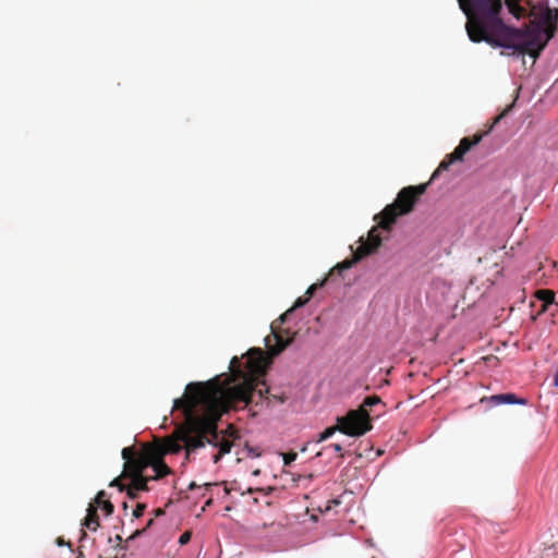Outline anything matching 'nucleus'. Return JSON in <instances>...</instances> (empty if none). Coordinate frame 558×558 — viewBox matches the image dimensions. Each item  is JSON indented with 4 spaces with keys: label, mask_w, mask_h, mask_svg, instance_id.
I'll return each instance as SVG.
<instances>
[{
    "label": "nucleus",
    "mask_w": 558,
    "mask_h": 558,
    "mask_svg": "<svg viewBox=\"0 0 558 558\" xmlns=\"http://www.w3.org/2000/svg\"><path fill=\"white\" fill-rule=\"evenodd\" d=\"M468 17L465 31L472 43L485 41L493 47L510 50V56L523 57L527 49L543 50L545 34L539 25L517 27L507 25L493 8L492 0H457Z\"/></svg>",
    "instance_id": "1"
},
{
    "label": "nucleus",
    "mask_w": 558,
    "mask_h": 558,
    "mask_svg": "<svg viewBox=\"0 0 558 558\" xmlns=\"http://www.w3.org/2000/svg\"><path fill=\"white\" fill-rule=\"evenodd\" d=\"M191 395L187 400H173V410H180L191 421L210 427L227 412L225 393L220 388L209 386V381H194L186 385Z\"/></svg>",
    "instance_id": "2"
},
{
    "label": "nucleus",
    "mask_w": 558,
    "mask_h": 558,
    "mask_svg": "<svg viewBox=\"0 0 558 558\" xmlns=\"http://www.w3.org/2000/svg\"><path fill=\"white\" fill-rule=\"evenodd\" d=\"M337 426L327 427L319 435L317 442H323L340 432L350 437L363 436L372 428V424L366 415L357 410H350L344 416H337Z\"/></svg>",
    "instance_id": "3"
},
{
    "label": "nucleus",
    "mask_w": 558,
    "mask_h": 558,
    "mask_svg": "<svg viewBox=\"0 0 558 558\" xmlns=\"http://www.w3.org/2000/svg\"><path fill=\"white\" fill-rule=\"evenodd\" d=\"M122 474L112 481L111 486H119L121 490L126 489L131 498H136L140 494V452L134 447H126L122 450Z\"/></svg>",
    "instance_id": "4"
},
{
    "label": "nucleus",
    "mask_w": 558,
    "mask_h": 558,
    "mask_svg": "<svg viewBox=\"0 0 558 558\" xmlns=\"http://www.w3.org/2000/svg\"><path fill=\"white\" fill-rule=\"evenodd\" d=\"M427 184H421L418 186H408L402 189L398 194V207L388 205L383 213L379 215L381 220L379 221L386 229H389L396 223L398 216L409 214L417 199V197L425 193ZM378 215L375 216V219Z\"/></svg>",
    "instance_id": "5"
},
{
    "label": "nucleus",
    "mask_w": 558,
    "mask_h": 558,
    "mask_svg": "<svg viewBox=\"0 0 558 558\" xmlns=\"http://www.w3.org/2000/svg\"><path fill=\"white\" fill-rule=\"evenodd\" d=\"M232 444L229 440L220 438L214 434L210 438L207 436H197L190 438L186 442L185 459L191 460L193 454L201 450H207L204 457H209L214 464H217L225 454L231 451Z\"/></svg>",
    "instance_id": "6"
},
{
    "label": "nucleus",
    "mask_w": 558,
    "mask_h": 558,
    "mask_svg": "<svg viewBox=\"0 0 558 558\" xmlns=\"http://www.w3.org/2000/svg\"><path fill=\"white\" fill-rule=\"evenodd\" d=\"M147 446L142 441V492L147 489V483L151 480H161L171 474L170 468L161 459L149 461L146 457Z\"/></svg>",
    "instance_id": "7"
},
{
    "label": "nucleus",
    "mask_w": 558,
    "mask_h": 558,
    "mask_svg": "<svg viewBox=\"0 0 558 558\" xmlns=\"http://www.w3.org/2000/svg\"><path fill=\"white\" fill-rule=\"evenodd\" d=\"M539 10L538 21L533 25H539L545 32L542 35V47L545 48L549 40L554 37L558 26V8L555 7H543L542 3L537 2Z\"/></svg>",
    "instance_id": "8"
},
{
    "label": "nucleus",
    "mask_w": 558,
    "mask_h": 558,
    "mask_svg": "<svg viewBox=\"0 0 558 558\" xmlns=\"http://www.w3.org/2000/svg\"><path fill=\"white\" fill-rule=\"evenodd\" d=\"M374 229L369 232V236H372L367 242H361V245L359 246V248L361 250L360 252V257L356 258L354 262H343L341 264H338L337 265V268L339 270V275L341 276L342 271L344 270H348L349 268H351L352 264H355L357 263L362 257L364 256H367V255H371L373 254L374 252L377 251V248L380 246V242L381 240L377 236V235H373L374 233Z\"/></svg>",
    "instance_id": "9"
},
{
    "label": "nucleus",
    "mask_w": 558,
    "mask_h": 558,
    "mask_svg": "<svg viewBox=\"0 0 558 558\" xmlns=\"http://www.w3.org/2000/svg\"><path fill=\"white\" fill-rule=\"evenodd\" d=\"M470 149H471V145H469V146L458 145L456 147L454 151L451 155H448L447 158L439 163L438 168L433 172V174L430 177V181L436 180L438 178V175L440 174V172L447 171L453 162L461 161L463 159L464 155Z\"/></svg>",
    "instance_id": "10"
},
{
    "label": "nucleus",
    "mask_w": 558,
    "mask_h": 558,
    "mask_svg": "<svg viewBox=\"0 0 558 558\" xmlns=\"http://www.w3.org/2000/svg\"><path fill=\"white\" fill-rule=\"evenodd\" d=\"M325 286V280L319 282V283H314L312 286L308 287L307 291H306V295L307 296H300L295 300L293 306L291 308H289L287 312H284L280 317H279V320L284 324L287 323L290 317L293 315V313L295 312V310H299V308H302L303 306H305L308 302V300L315 294V292L317 291V289H320Z\"/></svg>",
    "instance_id": "11"
},
{
    "label": "nucleus",
    "mask_w": 558,
    "mask_h": 558,
    "mask_svg": "<svg viewBox=\"0 0 558 558\" xmlns=\"http://www.w3.org/2000/svg\"><path fill=\"white\" fill-rule=\"evenodd\" d=\"M488 403L493 407L504 405V404H519L526 405L529 400L523 397H519L513 392H505L493 395L488 398Z\"/></svg>",
    "instance_id": "12"
},
{
    "label": "nucleus",
    "mask_w": 558,
    "mask_h": 558,
    "mask_svg": "<svg viewBox=\"0 0 558 558\" xmlns=\"http://www.w3.org/2000/svg\"><path fill=\"white\" fill-rule=\"evenodd\" d=\"M87 513L83 520V526H85L86 529L90 530V531H96L97 527L99 526V517L97 514V506H95L94 504H89L88 505V508H87Z\"/></svg>",
    "instance_id": "13"
},
{
    "label": "nucleus",
    "mask_w": 558,
    "mask_h": 558,
    "mask_svg": "<svg viewBox=\"0 0 558 558\" xmlns=\"http://www.w3.org/2000/svg\"><path fill=\"white\" fill-rule=\"evenodd\" d=\"M95 506H97V509H102L106 515H109L113 511V505L106 499V493L104 490H100L94 501L92 502Z\"/></svg>",
    "instance_id": "14"
},
{
    "label": "nucleus",
    "mask_w": 558,
    "mask_h": 558,
    "mask_svg": "<svg viewBox=\"0 0 558 558\" xmlns=\"http://www.w3.org/2000/svg\"><path fill=\"white\" fill-rule=\"evenodd\" d=\"M244 450L246 451V456L251 459L259 458L263 452L258 447H253L247 444L245 445Z\"/></svg>",
    "instance_id": "15"
},
{
    "label": "nucleus",
    "mask_w": 558,
    "mask_h": 558,
    "mask_svg": "<svg viewBox=\"0 0 558 558\" xmlns=\"http://www.w3.org/2000/svg\"><path fill=\"white\" fill-rule=\"evenodd\" d=\"M482 141V135H477L475 136L473 140H470L469 137H463L461 141H460V146H469L471 145V148L476 146L477 144H480V142Z\"/></svg>",
    "instance_id": "16"
},
{
    "label": "nucleus",
    "mask_w": 558,
    "mask_h": 558,
    "mask_svg": "<svg viewBox=\"0 0 558 558\" xmlns=\"http://www.w3.org/2000/svg\"><path fill=\"white\" fill-rule=\"evenodd\" d=\"M557 303L555 302V296L549 295L548 299L544 302L543 312H550L551 307H556Z\"/></svg>",
    "instance_id": "17"
},
{
    "label": "nucleus",
    "mask_w": 558,
    "mask_h": 558,
    "mask_svg": "<svg viewBox=\"0 0 558 558\" xmlns=\"http://www.w3.org/2000/svg\"><path fill=\"white\" fill-rule=\"evenodd\" d=\"M191 538H192V532L185 531L184 533H182L180 535L178 543L180 544V546H184L190 543Z\"/></svg>",
    "instance_id": "18"
},
{
    "label": "nucleus",
    "mask_w": 558,
    "mask_h": 558,
    "mask_svg": "<svg viewBox=\"0 0 558 558\" xmlns=\"http://www.w3.org/2000/svg\"><path fill=\"white\" fill-rule=\"evenodd\" d=\"M296 459V453L283 454L284 465L291 464Z\"/></svg>",
    "instance_id": "19"
},
{
    "label": "nucleus",
    "mask_w": 558,
    "mask_h": 558,
    "mask_svg": "<svg viewBox=\"0 0 558 558\" xmlns=\"http://www.w3.org/2000/svg\"><path fill=\"white\" fill-rule=\"evenodd\" d=\"M543 7H555L558 8V0H538Z\"/></svg>",
    "instance_id": "20"
},
{
    "label": "nucleus",
    "mask_w": 558,
    "mask_h": 558,
    "mask_svg": "<svg viewBox=\"0 0 558 558\" xmlns=\"http://www.w3.org/2000/svg\"><path fill=\"white\" fill-rule=\"evenodd\" d=\"M331 449L336 453H340L342 451V446L340 444H331L324 448V450Z\"/></svg>",
    "instance_id": "21"
},
{
    "label": "nucleus",
    "mask_w": 558,
    "mask_h": 558,
    "mask_svg": "<svg viewBox=\"0 0 558 558\" xmlns=\"http://www.w3.org/2000/svg\"><path fill=\"white\" fill-rule=\"evenodd\" d=\"M378 402H379V399L377 397H371L365 400V404L369 405V407L377 404Z\"/></svg>",
    "instance_id": "22"
},
{
    "label": "nucleus",
    "mask_w": 558,
    "mask_h": 558,
    "mask_svg": "<svg viewBox=\"0 0 558 558\" xmlns=\"http://www.w3.org/2000/svg\"><path fill=\"white\" fill-rule=\"evenodd\" d=\"M132 512L135 518H140V501H136Z\"/></svg>",
    "instance_id": "23"
},
{
    "label": "nucleus",
    "mask_w": 558,
    "mask_h": 558,
    "mask_svg": "<svg viewBox=\"0 0 558 558\" xmlns=\"http://www.w3.org/2000/svg\"><path fill=\"white\" fill-rule=\"evenodd\" d=\"M140 535V530H135L125 541V543H129L131 541H133L135 537H137Z\"/></svg>",
    "instance_id": "24"
},
{
    "label": "nucleus",
    "mask_w": 558,
    "mask_h": 558,
    "mask_svg": "<svg viewBox=\"0 0 558 558\" xmlns=\"http://www.w3.org/2000/svg\"><path fill=\"white\" fill-rule=\"evenodd\" d=\"M56 543L58 546H63V545H69L70 546V543H66L62 537H58L56 539Z\"/></svg>",
    "instance_id": "25"
},
{
    "label": "nucleus",
    "mask_w": 558,
    "mask_h": 558,
    "mask_svg": "<svg viewBox=\"0 0 558 558\" xmlns=\"http://www.w3.org/2000/svg\"><path fill=\"white\" fill-rule=\"evenodd\" d=\"M252 352H256L259 356L262 355L260 349H251Z\"/></svg>",
    "instance_id": "26"
},
{
    "label": "nucleus",
    "mask_w": 558,
    "mask_h": 558,
    "mask_svg": "<svg viewBox=\"0 0 558 558\" xmlns=\"http://www.w3.org/2000/svg\"><path fill=\"white\" fill-rule=\"evenodd\" d=\"M236 361H238V357H236V356H233V359H232V360H231V362H230V366H229V368H231L232 364H233L234 362H236Z\"/></svg>",
    "instance_id": "27"
},
{
    "label": "nucleus",
    "mask_w": 558,
    "mask_h": 558,
    "mask_svg": "<svg viewBox=\"0 0 558 558\" xmlns=\"http://www.w3.org/2000/svg\"><path fill=\"white\" fill-rule=\"evenodd\" d=\"M259 473H260V471H259V470H255V471H253V473H252V474H253L254 476H258V475H259Z\"/></svg>",
    "instance_id": "28"
},
{
    "label": "nucleus",
    "mask_w": 558,
    "mask_h": 558,
    "mask_svg": "<svg viewBox=\"0 0 558 558\" xmlns=\"http://www.w3.org/2000/svg\"><path fill=\"white\" fill-rule=\"evenodd\" d=\"M255 489L254 488H247V493L252 494Z\"/></svg>",
    "instance_id": "29"
},
{
    "label": "nucleus",
    "mask_w": 558,
    "mask_h": 558,
    "mask_svg": "<svg viewBox=\"0 0 558 558\" xmlns=\"http://www.w3.org/2000/svg\"><path fill=\"white\" fill-rule=\"evenodd\" d=\"M82 556H83V553H82V551H80V554H78V557H77V558H81Z\"/></svg>",
    "instance_id": "30"
},
{
    "label": "nucleus",
    "mask_w": 558,
    "mask_h": 558,
    "mask_svg": "<svg viewBox=\"0 0 558 558\" xmlns=\"http://www.w3.org/2000/svg\"><path fill=\"white\" fill-rule=\"evenodd\" d=\"M271 335H274L275 337H277V336L275 335V331H271ZM276 339H277V341H279V339H278V338H276Z\"/></svg>",
    "instance_id": "31"
}]
</instances>
